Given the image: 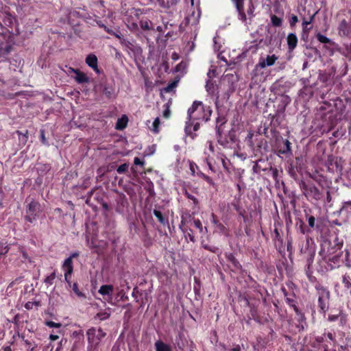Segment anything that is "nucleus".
Here are the masks:
<instances>
[{"instance_id":"nucleus-17","label":"nucleus","mask_w":351,"mask_h":351,"mask_svg":"<svg viewBox=\"0 0 351 351\" xmlns=\"http://www.w3.org/2000/svg\"><path fill=\"white\" fill-rule=\"evenodd\" d=\"M289 49L293 51L297 46L298 38L293 33L289 34L287 38Z\"/></svg>"},{"instance_id":"nucleus-10","label":"nucleus","mask_w":351,"mask_h":351,"mask_svg":"<svg viewBox=\"0 0 351 351\" xmlns=\"http://www.w3.org/2000/svg\"><path fill=\"white\" fill-rule=\"evenodd\" d=\"M238 12L239 19L243 23L247 22V16L244 12L245 0H231Z\"/></svg>"},{"instance_id":"nucleus-13","label":"nucleus","mask_w":351,"mask_h":351,"mask_svg":"<svg viewBox=\"0 0 351 351\" xmlns=\"http://www.w3.org/2000/svg\"><path fill=\"white\" fill-rule=\"evenodd\" d=\"M85 62L87 65L93 69L97 73H99V70L97 66V58L95 54L91 53L88 55L86 58Z\"/></svg>"},{"instance_id":"nucleus-3","label":"nucleus","mask_w":351,"mask_h":351,"mask_svg":"<svg viewBox=\"0 0 351 351\" xmlns=\"http://www.w3.org/2000/svg\"><path fill=\"white\" fill-rule=\"evenodd\" d=\"M160 97L164 101L162 111V117L168 119L171 116L170 106L171 105V100L175 95L174 89H161Z\"/></svg>"},{"instance_id":"nucleus-7","label":"nucleus","mask_w":351,"mask_h":351,"mask_svg":"<svg viewBox=\"0 0 351 351\" xmlns=\"http://www.w3.org/2000/svg\"><path fill=\"white\" fill-rule=\"evenodd\" d=\"M67 73L79 84L86 83L88 81V77L87 75L77 69H74L69 67L68 69Z\"/></svg>"},{"instance_id":"nucleus-30","label":"nucleus","mask_w":351,"mask_h":351,"mask_svg":"<svg viewBox=\"0 0 351 351\" xmlns=\"http://www.w3.org/2000/svg\"><path fill=\"white\" fill-rule=\"evenodd\" d=\"M160 3L163 7H169L176 3V0H159Z\"/></svg>"},{"instance_id":"nucleus-20","label":"nucleus","mask_w":351,"mask_h":351,"mask_svg":"<svg viewBox=\"0 0 351 351\" xmlns=\"http://www.w3.org/2000/svg\"><path fill=\"white\" fill-rule=\"evenodd\" d=\"M128 118L126 115H123L120 119L117 120L116 123V129L117 130H123L124 129L128 124Z\"/></svg>"},{"instance_id":"nucleus-42","label":"nucleus","mask_w":351,"mask_h":351,"mask_svg":"<svg viewBox=\"0 0 351 351\" xmlns=\"http://www.w3.org/2000/svg\"><path fill=\"white\" fill-rule=\"evenodd\" d=\"M315 217H313V216H311L308 218V225H309L310 227H311V228L314 227V226H315Z\"/></svg>"},{"instance_id":"nucleus-49","label":"nucleus","mask_w":351,"mask_h":351,"mask_svg":"<svg viewBox=\"0 0 351 351\" xmlns=\"http://www.w3.org/2000/svg\"><path fill=\"white\" fill-rule=\"evenodd\" d=\"M49 338L51 341H56L58 339L59 337L56 335H51Z\"/></svg>"},{"instance_id":"nucleus-43","label":"nucleus","mask_w":351,"mask_h":351,"mask_svg":"<svg viewBox=\"0 0 351 351\" xmlns=\"http://www.w3.org/2000/svg\"><path fill=\"white\" fill-rule=\"evenodd\" d=\"M40 138H41V141L43 144L45 145H47V139L45 138V134H44V131L43 130H41L40 131Z\"/></svg>"},{"instance_id":"nucleus-19","label":"nucleus","mask_w":351,"mask_h":351,"mask_svg":"<svg viewBox=\"0 0 351 351\" xmlns=\"http://www.w3.org/2000/svg\"><path fill=\"white\" fill-rule=\"evenodd\" d=\"M316 180L319 184V185L323 188H329L332 184L330 180L328 179L326 177L323 176L322 175L318 176L316 178Z\"/></svg>"},{"instance_id":"nucleus-12","label":"nucleus","mask_w":351,"mask_h":351,"mask_svg":"<svg viewBox=\"0 0 351 351\" xmlns=\"http://www.w3.org/2000/svg\"><path fill=\"white\" fill-rule=\"evenodd\" d=\"M329 299V293L326 290H322L319 293L318 302L319 307L322 311H325L327 308L328 302Z\"/></svg>"},{"instance_id":"nucleus-8","label":"nucleus","mask_w":351,"mask_h":351,"mask_svg":"<svg viewBox=\"0 0 351 351\" xmlns=\"http://www.w3.org/2000/svg\"><path fill=\"white\" fill-rule=\"evenodd\" d=\"M40 210V205L38 202L32 201L29 203L27 210L26 219L29 222H33L36 219V214Z\"/></svg>"},{"instance_id":"nucleus-62","label":"nucleus","mask_w":351,"mask_h":351,"mask_svg":"<svg viewBox=\"0 0 351 351\" xmlns=\"http://www.w3.org/2000/svg\"><path fill=\"white\" fill-rule=\"evenodd\" d=\"M10 349V347H8L5 350L9 351Z\"/></svg>"},{"instance_id":"nucleus-35","label":"nucleus","mask_w":351,"mask_h":351,"mask_svg":"<svg viewBox=\"0 0 351 351\" xmlns=\"http://www.w3.org/2000/svg\"><path fill=\"white\" fill-rule=\"evenodd\" d=\"M197 175L199 176L202 177L203 179H204L209 184H213V180L210 177H208V176H206L205 174H204L203 173H201V172L198 173Z\"/></svg>"},{"instance_id":"nucleus-50","label":"nucleus","mask_w":351,"mask_h":351,"mask_svg":"<svg viewBox=\"0 0 351 351\" xmlns=\"http://www.w3.org/2000/svg\"><path fill=\"white\" fill-rule=\"evenodd\" d=\"M185 67V64L184 63H180L176 66V71H178L181 69V68Z\"/></svg>"},{"instance_id":"nucleus-25","label":"nucleus","mask_w":351,"mask_h":351,"mask_svg":"<svg viewBox=\"0 0 351 351\" xmlns=\"http://www.w3.org/2000/svg\"><path fill=\"white\" fill-rule=\"evenodd\" d=\"M271 23L274 26L279 27L282 24V20L280 18L278 17L276 15H273L271 17Z\"/></svg>"},{"instance_id":"nucleus-9","label":"nucleus","mask_w":351,"mask_h":351,"mask_svg":"<svg viewBox=\"0 0 351 351\" xmlns=\"http://www.w3.org/2000/svg\"><path fill=\"white\" fill-rule=\"evenodd\" d=\"M62 267L64 273V279L66 282L69 284V285L71 287V282L70 278L73 270V261H71V258L65 259Z\"/></svg>"},{"instance_id":"nucleus-37","label":"nucleus","mask_w":351,"mask_h":351,"mask_svg":"<svg viewBox=\"0 0 351 351\" xmlns=\"http://www.w3.org/2000/svg\"><path fill=\"white\" fill-rule=\"evenodd\" d=\"M254 5L251 3L249 5V7L247 10V14L250 18H252L254 16Z\"/></svg>"},{"instance_id":"nucleus-29","label":"nucleus","mask_w":351,"mask_h":351,"mask_svg":"<svg viewBox=\"0 0 351 351\" xmlns=\"http://www.w3.org/2000/svg\"><path fill=\"white\" fill-rule=\"evenodd\" d=\"M154 214L161 223L164 224L165 223V219L160 211L154 210Z\"/></svg>"},{"instance_id":"nucleus-54","label":"nucleus","mask_w":351,"mask_h":351,"mask_svg":"<svg viewBox=\"0 0 351 351\" xmlns=\"http://www.w3.org/2000/svg\"><path fill=\"white\" fill-rule=\"evenodd\" d=\"M208 144H209V151L210 152H213L214 147H213V144L210 142H209Z\"/></svg>"},{"instance_id":"nucleus-56","label":"nucleus","mask_w":351,"mask_h":351,"mask_svg":"<svg viewBox=\"0 0 351 351\" xmlns=\"http://www.w3.org/2000/svg\"><path fill=\"white\" fill-rule=\"evenodd\" d=\"M348 177L349 180H351V164H350V167L349 169V171L348 172Z\"/></svg>"},{"instance_id":"nucleus-61","label":"nucleus","mask_w":351,"mask_h":351,"mask_svg":"<svg viewBox=\"0 0 351 351\" xmlns=\"http://www.w3.org/2000/svg\"><path fill=\"white\" fill-rule=\"evenodd\" d=\"M23 256L24 257H26V254H25V253L23 252Z\"/></svg>"},{"instance_id":"nucleus-31","label":"nucleus","mask_w":351,"mask_h":351,"mask_svg":"<svg viewBox=\"0 0 351 351\" xmlns=\"http://www.w3.org/2000/svg\"><path fill=\"white\" fill-rule=\"evenodd\" d=\"M193 223L195 227L199 230V232H203L204 228L201 221L199 219L194 220Z\"/></svg>"},{"instance_id":"nucleus-33","label":"nucleus","mask_w":351,"mask_h":351,"mask_svg":"<svg viewBox=\"0 0 351 351\" xmlns=\"http://www.w3.org/2000/svg\"><path fill=\"white\" fill-rule=\"evenodd\" d=\"M46 325L50 328H60L61 324L60 323H56L52 321H48L46 322Z\"/></svg>"},{"instance_id":"nucleus-46","label":"nucleus","mask_w":351,"mask_h":351,"mask_svg":"<svg viewBox=\"0 0 351 351\" xmlns=\"http://www.w3.org/2000/svg\"><path fill=\"white\" fill-rule=\"evenodd\" d=\"M17 134H19V137L21 136V135H22L23 138H24V141H26V140L27 138V132H26V133L23 134H22V132L18 131Z\"/></svg>"},{"instance_id":"nucleus-64","label":"nucleus","mask_w":351,"mask_h":351,"mask_svg":"<svg viewBox=\"0 0 351 351\" xmlns=\"http://www.w3.org/2000/svg\"><path fill=\"white\" fill-rule=\"evenodd\" d=\"M14 282H11L10 286H12L14 285Z\"/></svg>"},{"instance_id":"nucleus-57","label":"nucleus","mask_w":351,"mask_h":351,"mask_svg":"<svg viewBox=\"0 0 351 351\" xmlns=\"http://www.w3.org/2000/svg\"><path fill=\"white\" fill-rule=\"evenodd\" d=\"M97 24L99 27L104 28V26H105L101 21L97 22Z\"/></svg>"},{"instance_id":"nucleus-14","label":"nucleus","mask_w":351,"mask_h":351,"mask_svg":"<svg viewBox=\"0 0 351 351\" xmlns=\"http://www.w3.org/2000/svg\"><path fill=\"white\" fill-rule=\"evenodd\" d=\"M317 12L311 15L309 18L307 19L306 18L302 19V32L303 34L308 35L311 27H308L310 24L313 21L315 14Z\"/></svg>"},{"instance_id":"nucleus-38","label":"nucleus","mask_w":351,"mask_h":351,"mask_svg":"<svg viewBox=\"0 0 351 351\" xmlns=\"http://www.w3.org/2000/svg\"><path fill=\"white\" fill-rule=\"evenodd\" d=\"M298 16L295 15H292L290 19V21H289L290 25L291 27H293L298 23Z\"/></svg>"},{"instance_id":"nucleus-53","label":"nucleus","mask_w":351,"mask_h":351,"mask_svg":"<svg viewBox=\"0 0 351 351\" xmlns=\"http://www.w3.org/2000/svg\"><path fill=\"white\" fill-rule=\"evenodd\" d=\"M212 217H213V223H215L216 225V226H217V224H219V223H218L215 219V216L214 214H212Z\"/></svg>"},{"instance_id":"nucleus-11","label":"nucleus","mask_w":351,"mask_h":351,"mask_svg":"<svg viewBox=\"0 0 351 351\" xmlns=\"http://www.w3.org/2000/svg\"><path fill=\"white\" fill-rule=\"evenodd\" d=\"M278 57L274 54L267 55L265 58L262 57L259 60L258 65L261 68L270 66L274 64Z\"/></svg>"},{"instance_id":"nucleus-28","label":"nucleus","mask_w":351,"mask_h":351,"mask_svg":"<svg viewBox=\"0 0 351 351\" xmlns=\"http://www.w3.org/2000/svg\"><path fill=\"white\" fill-rule=\"evenodd\" d=\"M317 38L322 43L326 44L330 42V40L328 38L319 33L317 34Z\"/></svg>"},{"instance_id":"nucleus-27","label":"nucleus","mask_w":351,"mask_h":351,"mask_svg":"<svg viewBox=\"0 0 351 351\" xmlns=\"http://www.w3.org/2000/svg\"><path fill=\"white\" fill-rule=\"evenodd\" d=\"M72 288H73V291H74V293L80 298H85L86 296L85 295L79 290L78 287H77V285L76 283H74L73 285H72Z\"/></svg>"},{"instance_id":"nucleus-6","label":"nucleus","mask_w":351,"mask_h":351,"mask_svg":"<svg viewBox=\"0 0 351 351\" xmlns=\"http://www.w3.org/2000/svg\"><path fill=\"white\" fill-rule=\"evenodd\" d=\"M113 292H114V287L111 285H102L98 290V293L103 296L104 299L111 304H113V302H112Z\"/></svg>"},{"instance_id":"nucleus-18","label":"nucleus","mask_w":351,"mask_h":351,"mask_svg":"<svg viewBox=\"0 0 351 351\" xmlns=\"http://www.w3.org/2000/svg\"><path fill=\"white\" fill-rule=\"evenodd\" d=\"M305 195L308 198L312 197L315 199H319L320 198V193L319 191L314 186L310 187L309 189L306 190Z\"/></svg>"},{"instance_id":"nucleus-55","label":"nucleus","mask_w":351,"mask_h":351,"mask_svg":"<svg viewBox=\"0 0 351 351\" xmlns=\"http://www.w3.org/2000/svg\"><path fill=\"white\" fill-rule=\"evenodd\" d=\"M240 350H241L240 346H237L233 349H232L231 350H229V351H240Z\"/></svg>"},{"instance_id":"nucleus-26","label":"nucleus","mask_w":351,"mask_h":351,"mask_svg":"<svg viewBox=\"0 0 351 351\" xmlns=\"http://www.w3.org/2000/svg\"><path fill=\"white\" fill-rule=\"evenodd\" d=\"M110 308H108L105 312L104 313H99L97 314V316L98 317L101 319V320H104V319H106L107 318H108L110 315Z\"/></svg>"},{"instance_id":"nucleus-48","label":"nucleus","mask_w":351,"mask_h":351,"mask_svg":"<svg viewBox=\"0 0 351 351\" xmlns=\"http://www.w3.org/2000/svg\"><path fill=\"white\" fill-rule=\"evenodd\" d=\"M285 145H286L287 151H290L291 150V143L288 140L285 141Z\"/></svg>"},{"instance_id":"nucleus-45","label":"nucleus","mask_w":351,"mask_h":351,"mask_svg":"<svg viewBox=\"0 0 351 351\" xmlns=\"http://www.w3.org/2000/svg\"><path fill=\"white\" fill-rule=\"evenodd\" d=\"M79 256V253L78 252H74V253H72L69 257H68L67 258H71V261H73V258H75V257H77Z\"/></svg>"},{"instance_id":"nucleus-41","label":"nucleus","mask_w":351,"mask_h":351,"mask_svg":"<svg viewBox=\"0 0 351 351\" xmlns=\"http://www.w3.org/2000/svg\"><path fill=\"white\" fill-rule=\"evenodd\" d=\"M343 283L345 285L346 288H349L351 285L349 278L346 276L343 277Z\"/></svg>"},{"instance_id":"nucleus-39","label":"nucleus","mask_w":351,"mask_h":351,"mask_svg":"<svg viewBox=\"0 0 351 351\" xmlns=\"http://www.w3.org/2000/svg\"><path fill=\"white\" fill-rule=\"evenodd\" d=\"M217 230L219 231L221 234H226V229L221 223L217 224L216 226Z\"/></svg>"},{"instance_id":"nucleus-4","label":"nucleus","mask_w":351,"mask_h":351,"mask_svg":"<svg viewBox=\"0 0 351 351\" xmlns=\"http://www.w3.org/2000/svg\"><path fill=\"white\" fill-rule=\"evenodd\" d=\"M88 341L91 347H96L105 337L106 333L101 328H91L86 332Z\"/></svg>"},{"instance_id":"nucleus-44","label":"nucleus","mask_w":351,"mask_h":351,"mask_svg":"<svg viewBox=\"0 0 351 351\" xmlns=\"http://www.w3.org/2000/svg\"><path fill=\"white\" fill-rule=\"evenodd\" d=\"M186 195H187L188 198L193 201L195 204H197V199L193 195H189L187 193H186Z\"/></svg>"},{"instance_id":"nucleus-15","label":"nucleus","mask_w":351,"mask_h":351,"mask_svg":"<svg viewBox=\"0 0 351 351\" xmlns=\"http://www.w3.org/2000/svg\"><path fill=\"white\" fill-rule=\"evenodd\" d=\"M199 128V123L198 121H190L189 119V121L186 122V125L185 127V132L187 134H192L193 131L195 132L198 130Z\"/></svg>"},{"instance_id":"nucleus-63","label":"nucleus","mask_w":351,"mask_h":351,"mask_svg":"<svg viewBox=\"0 0 351 351\" xmlns=\"http://www.w3.org/2000/svg\"><path fill=\"white\" fill-rule=\"evenodd\" d=\"M10 349V347H8L5 350L9 351Z\"/></svg>"},{"instance_id":"nucleus-59","label":"nucleus","mask_w":351,"mask_h":351,"mask_svg":"<svg viewBox=\"0 0 351 351\" xmlns=\"http://www.w3.org/2000/svg\"><path fill=\"white\" fill-rule=\"evenodd\" d=\"M327 199L328 202L330 200V194L328 192L327 193Z\"/></svg>"},{"instance_id":"nucleus-22","label":"nucleus","mask_w":351,"mask_h":351,"mask_svg":"<svg viewBox=\"0 0 351 351\" xmlns=\"http://www.w3.org/2000/svg\"><path fill=\"white\" fill-rule=\"evenodd\" d=\"M237 76L235 74L233 73H228L226 75H224L222 78V81L227 82H231L233 85V83L236 81H237Z\"/></svg>"},{"instance_id":"nucleus-21","label":"nucleus","mask_w":351,"mask_h":351,"mask_svg":"<svg viewBox=\"0 0 351 351\" xmlns=\"http://www.w3.org/2000/svg\"><path fill=\"white\" fill-rule=\"evenodd\" d=\"M156 351H171L170 346L161 341H158L155 343Z\"/></svg>"},{"instance_id":"nucleus-51","label":"nucleus","mask_w":351,"mask_h":351,"mask_svg":"<svg viewBox=\"0 0 351 351\" xmlns=\"http://www.w3.org/2000/svg\"><path fill=\"white\" fill-rule=\"evenodd\" d=\"M104 29H105V31H106L108 33H109V34H112L113 31H112L111 29L108 28V27H106V26H104Z\"/></svg>"},{"instance_id":"nucleus-47","label":"nucleus","mask_w":351,"mask_h":351,"mask_svg":"<svg viewBox=\"0 0 351 351\" xmlns=\"http://www.w3.org/2000/svg\"><path fill=\"white\" fill-rule=\"evenodd\" d=\"M134 162L136 165H143V162H141V159L138 158H135L134 160Z\"/></svg>"},{"instance_id":"nucleus-23","label":"nucleus","mask_w":351,"mask_h":351,"mask_svg":"<svg viewBox=\"0 0 351 351\" xmlns=\"http://www.w3.org/2000/svg\"><path fill=\"white\" fill-rule=\"evenodd\" d=\"M140 26L144 30H149L152 29V23L149 20H142L140 21Z\"/></svg>"},{"instance_id":"nucleus-52","label":"nucleus","mask_w":351,"mask_h":351,"mask_svg":"<svg viewBox=\"0 0 351 351\" xmlns=\"http://www.w3.org/2000/svg\"><path fill=\"white\" fill-rule=\"evenodd\" d=\"M350 206H351V202H346L344 203L343 208H348Z\"/></svg>"},{"instance_id":"nucleus-34","label":"nucleus","mask_w":351,"mask_h":351,"mask_svg":"<svg viewBox=\"0 0 351 351\" xmlns=\"http://www.w3.org/2000/svg\"><path fill=\"white\" fill-rule=\"evenodd\" d=\"M179 81L180 77H176L173 81L168 84L167 88H176L178 86Z\"/></svg>"},{"instance_id":"nucleus-16","label":"nucleus","mask_w":351,"mask_h":351,"mask_svg":"<svg viewBox=\"0 0 351 351\" xmlns=\"http://www.w3.org/2000/svg\"><path fill=\"white\" fill-rule=\"evenodd\" d=\"M146 124L149 130L153 133L157 134L159 132V125L160 124L159 117H156L152 122L151 121H147Z\"/></svg>"},{"instance_id":"nucleus-32","label":"nucleus","mask_w":351,"mask_h":351,"mask_svg":"<svg viewBox=\"0 0 351 351\" xmlns=\"http://www.w3.org/2000/svg\"><path fill=\"white\" fill-rule=\"evenodd\" d=\"M128 168V165L125 163V164L120 165L117 168V171L119 173H122L125 172L127 171Z\"/></svg>"},{"instance_id":"nucleus-40","label":"nucleus","mask_w":351,"mask_h":351,"mask_svg":"<svg viewBox=\"0 0 351 351\" xmlns=\"http://www.w3.org/2000/svg\"><path fill=\"white\" fill-rule=\"evenodd\" d=\"M190 170L191 171L192 175H195V169H197V165L193 162H190L189 164Z\"/></svg>"},{"instance_id":"nucleus-2","label":"nucleus","mask_w":351,"mask_h":351,"mask_svg":"<svg viewBox=\"0 0 351 351\" xmlns=\"http://www.w3.org/2000/svg\"><path fill=\"white\" fill-rule=\"evenodd\" d=\"M212 110L208 106H204L202 102L194 101L193 106L188 110V117L190 121H207L211 115Z\"/></svg>"},{"instance_id":"nucleus-36","label":"nucleus","mask_w":351,"mask_h":351,"mask_svg":"<svg viewBox=\"0 0 351 351\" xmlns=\"http://www.w3.org/2000/svg\"><path fill=\"white\" fill-rule=\"evenodd\" d=\"M8 251V245L4 243L0 244V255L5 254Z\"/></svg>"},{"instance_id":"nucleus-1","label":"nucleus","mask_w":351,"mask_h":351,"mask_svg":"<svg viewBox=\"0 0 351 351\" xmlns=\"http://www.w3.org/2000/svg\"><path fill=\"white\" fill-rule=\"evenodd\" d=\"M320 110L326 111L325 117L328 116L330 121L335 119H341L345 110L343 101L340 99H336L330 102H324L320 107Z\"/></svg>"},{"instance_id":"nucleus-60","label":"nucleus","mask_w":351,"mask_h":351,"mask_svg":"<svg viewBox=\"0 0 351 351\" xmlns=\"http://www.w3.org/2000/svg\"><path fill=\"white\" fill-rule=\"evenodd\" d=\"M208 166H209L210 169H212L211 166H210V162H208Z\"/></svg>"},{"instance_id":"nucleus-5","label":"nucleus","mask_w":351,"mask_h":351,"mask_svg":"<svg viewBox=\"0 0 351 351\" xmlns=\"http://www.w3.org/2000/svg\"><path fill=\"white\" fill-rule=\"evenodd\" d=\"M221 68H219L217 65H211L208 73V79L206 81V88H215L217 86V79L220 73H221Z\"/></svg>"},{"instance_id":"nucleus-58","label":"nucleus","mask_w":351,"mask_h":351,"mask_svg":"<svg viewBox=\"0 0 351 351\" xmlns=\"http://www.w3.org/2000/svg\"><path fill=\"white\" fill-rule=\"evenodd\" d=\"M112 35H114V36H116L117 38H121V37H120V36H119V34H117V33H116V32H113Z\"/></svg>"},{"instance_id":"nucleus-24","label":"nucleus","mask_w":351,"mask_h":351,"mask_svg":"<svg viewBox=\"0 0 351 351\" xmlns=\"http://www.w3.org/2000/svg\"><path fill=\"white\" fill-rule=\"evenodd\" d=\"M40 306V302L38 301H29L25 304V307L27 310L32 309L34 306L38 307Z\"/></svg>"}]
</instances>
